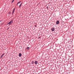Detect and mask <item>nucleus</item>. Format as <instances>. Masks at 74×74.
Masks as SVG:
<instances>
[{
    "instance_id": "nucleus-3",
    "label": "nucleus",
    "mask_w": 74,
    "mask_h": 74,
    "mask_svg": "<svg viewBox=\"0 0 74 74\" xmlns=\"http://www.w3.org/2000/svg\"><path fill=\"white\" fill-rule=\"evenodd\" d=\"M15 8H14L12 12V15H13L14 14V11H15Z\"/></svg>"
},
{
    "instance_id": "nucleus-5",
    "label": "nucleus",
    "mask_w": 74,
    "mask_h": 74,
    "mask_svg": "<svg viewBox=\"0 0 74 74\" xmlns=\"http://www.w3.org/2000/svg\"><path fill=\"white\" fill-rule=\"evenodd\" d=\"M38 64V62H37V61H35V64Z\"/></svg>"
},
{
    "instance_id": "nucleus-10",
    "label": "nucleus",
    "mask_w": 74,
    "mask_h": 74,
    "mask_svg": "<svg viewBox=\"0 0 74 74\" xmlns=\"http://www.w3.org/2000/svg\"><path fill=\"white\" fill-rule=\"evenodd\" d=\"M4 55H5L4 53L2 54V55H1L2 56H4Z\"/></svg>"
},
{
    "instance_id": "nucleus-2",
    "label": "nucleus",
    "mask_w": 74,
    "mask_h": 74,
    "mask_svg": "<svg viewBox=\"0 0 74 74\" xmlns=\"http://www.w3.org/2000/svg\"><path fill=\"white\" fill-rule=\"evenodd\" d=\"M59 20H58L56 21V24L57 25H59Z\"/></svg>"
},
{
    "instance_id": "nucleus-11",
    "label": "nucleus",
    "mask_w": 74,
    "mask_h": 74,
    "mask_svg": "<svg viewBox=\"0 0 74 74\" xmlns=\"http://www.w3.org/2000/svg\"><path fill=\"white\" fill-rule=\"evenodd\" d=\"M35 27H37V25H35Z\"/></svg>"
},
{
    "instance_id": "nucleus-13",
    "label": "nucleus",
    "mask_w": 74,
    "mask_h": 74,
    "mask_svg": "<svg viewBox=\"0 0 74 74\" xmlns=\"http://www.w3.org/2000/svg\"><path fill=\"white\" fill-rule=\"evenodd\" d=\"M21 5H19V8H20V7H21Z\"/></svg>"
},
{
    "instance_id": "nucleus-6",
    "label": "nucleus",
    "mask_w": 74,
    "mask_h": 74,
    "mask_svg": "<svg viewBox=\"0 0 74 74\" xmlns=\"http://www.w3.org/2000/svg\"><path fill=\"white\" fill-rule=\"evenodd\" d=\"M18 55L19 57H21V56H22V54L21 53H20Z\"/></svg>"
},
{
    "instance_id": "nucleus-19",
    "label": "nucleus",
    "mask_w": 74,
    "mask_h": 74,
    "mask_svg": "<svg viewBox=\"0 0 74 74\" xmlns=\"http://www.w3.org/2000/svg\"><path fill=\"white\" fill-rule=\"evenodd\" d=\"M18 4H19L18 3H17V4L18 5Z\"/></svg>"
},
{
    "instance_id": "nucleus-20",
    "label": "nucleus",
    "mask_w": 74,
    "mask_h": 74,
    "mask_svg": "<svg viewBox=\"0 0 74 74\" xmlns=\"http://www.w3.org/2000/svg\"><path fill=\"white\" fill-rule=\"evenodd\" d=\"M9 29V28H8L7 29V30H8V29Z\"/></svg>"
},
{
    "instance_id": "nucleus-17",
    "label": "nucleus",
    "mask_w": 74,
    "mask_h": 74,
    "mask_svg": "<svg viewBox=\"0 0 74 74\" xmlns=\"http://www.w3.org/2000/svg\"><path fill=\"white\" fill-rule=\"evenodd\" d=\"M18 3V4H19V3H20V2H19Z\"/></svg>"
},
{
    "instance_id": "nucleus-7",
    "label": "nucleus",
    "mask_w": 74,
    "mask_h": 74,
    "mask_svg": "<svg viewBox=\"0 0 74 74\" xmlns=\"http://www.w3.org/2000/svg\"><path fill=\"white\" fill-rule=\"evenodd\" d=\"M27 49H30V47H27Z\"/></svg>"
},
{
    "instance_id": "nucleus-14",
    "label": "nucleus",
    "mask_w": 74,
    "mask_h": 74,
    "mask_svg": "<svg viewBox=\"0 0 74 74\" xmlns=\"http://www.w3.org/2000/svg\"><path fill=\"white\" fill-rule=\"evenodd\" d=\"M47 8V9H48V7H46Z\"/></svg>"
},
{
    "instance_id": "nucleus-22",
    "label": "nucleus",
    "mask_w": 74,
    "mask_h": 74,
    "mask_svg": "<svg viewBox=\"0 0 74 74\" xmlns=\"http://www.w3.org/2000/svg\"><path fill=\"white\" fill-rule=\"evenodd\" d=\"M19 2H20V3H21V1H20Z\"/></svg>"
},
{
    "instance_id": "nucleus-9",
    "label": "nucleus",
    "mask_w": 74,
    "mask_h": 74,
    "mask_svg": "<svg viewBox=\"0 0 74 74\" xmlns=\"http://www.w3.org/2000/svg\"><path fill=\"white\" fill-rule=\"evenodd\" d=\"M4 55H5L4 53L2 54V55H1L2 56H4Z\"/></svg>"
},
{
    "instance_id": "nucleus-12",
    "label": "nucleus",
    "mask_w": 74,
    "mask_h": 74,
    "mask_svg": "<svg viewBox=\"0 0 74 74\" xmlns=\"http://www.w3.org/2000/svg\"><path fill=\"white\" fill-rule=\"evenodd\" d=\"M0 58H3V56H1Z\"/></svg>"
},
{
    "instance_id": "nucleus-21",
    "label": "nucleus",
    "mask_w": 74,
    "mask_h": 74,
    "mask_svg": "<svg viewBox=\"0 0 74 74\" xmlns=\"http://www.w3.org/2000/svg\"><path fill=\"white\" fill-rule=\"evenodd\" d=\"M12 1H14V0H12Z\"/></svg>"
},
{
    "instance_id": "nucleus-4",
    "label": "nucleus",
    "mask_w": 74,
    "mask_h": 74,
    "mask_svg": "<svg viewBox=\"0 0 74 74\" xmlns=\"http://www.w3.org/2000/svg\"><path fill=\"white\" fill-rule=\"evenodd\" d=\"M51 30L53 32L55 30V28L53 27L51 29Z\"/></svg>"
},
{
    "instance_id": "nucleus-18",
    "label": "nucleus",
    "mask_w": 74,
    "mask_h": 74,
    "mask_svg": "<svg viewBox=\"0 0 74 74\" xmlns=\"http://www.w3.org/2000/svg\"><path fill=\"white\" fill-rule=\"evenodd\" d=\"M22 3H21L20 4V5H22Z\"/></svg>"
},
{
    "instance_id": "nucleus-15",
    "label": "nucleus",
    "mask_w": 74,
    "mask_h": 74,
    "mask_svg": "<svg viewBox=\"0 0 74 74\" xmlns=\"http://www.w3.org/2000/svg\"><path fill=\"white\" fill-rule=\"evenodd\" d=\"M11 13V12H9V14H10Z\"/></svg>"
},
{
    "instance_id": "nucleus-8",
    "label": "nucleus",
    "mask_w": 74,
    "mask_h": 74,
    "mask_svg": "<svg viewBox=\"0 0 74 74\" xmlns=\"http://www.w3.org/2000/svg\"><path fill=\"white\" fill-rule=\"evenodd\" d=\"M34 61H32V64H34Z\"/></svg>"
},
{
    "instance_id": "nucleus-1",
    "label": "nucleus",
    "mask_w": 74,
    "mask_h": 74,
    "mask_svg": "<svg viewBox=\"0 0 74 74\" xmlns=\"http://www.w3.org/2000/svg\"><path fill=\"white\" fill-rule=\"evenodd\" d=\"M12 23H13V20H12L9 22L8 23L7 25H10V24L11 25V24H12Z\"/></svg>"
},
{
    "instance_id": "nucleus-16",
    "label": "nucleus",
    "mask_w": 74,
    "mask_h": 74,
    "mask_svg": "<svg viewBox=\"0 0 74 74\" xmlns=\"http://www.w3.org/2000/svg\"><path fill=\"white\" fill-rule=\"evenodd\" d=\"M13 2H14V1H12V3H13Z\"/></svg>"
}]
</instances>
